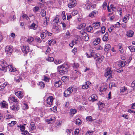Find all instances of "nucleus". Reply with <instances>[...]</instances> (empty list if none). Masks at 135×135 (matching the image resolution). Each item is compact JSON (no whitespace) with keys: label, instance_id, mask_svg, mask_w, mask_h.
I'll return each mask as SVG.
<instances>
[{"label":"nucleus","instance_id":"nucleus-1","mask_svg":"<svg viewBox=\"0 0 135 135\" xmlns=\"http://www.w3.org/2000/svg\"><path fill=\"white\" fill-rule=\"evenodd\" d=\"M69 67L66 64H64L57 67V69L60 74L61 75L66 74L68 71Z\"/></svg>","mask_w":135,"mask_h":135},{"label":"nucleus","instance_id":"nucleus-2","mask_svg":"<svg viewBox=\"0 0 135 135\" xmlns=\"http://www.w3.org/2000/svg\"><path fill=\"white\" fill-rule=\"evenodd\" d=\"M8 65L3 62V61H1L0 62V70L6 71L8 67Z\"/></svg>","mask_w":135,"mask_h":135},{"label":"nucleus","instance_id":"nucleus-3","mask_svg":"<svg viewBox=\"0 0 135 135\" xmlns=\"http://www.w3.org/2000/svg\"><path fill=\"white\" fill-rule=\"evenodd\" d=\"M5 50L6 53L10 55L13 50V47L9 46H7L6 47Z\"/></svg>","mask_w":135,"mask_h":135},{"label":"nucleus","instance_id":"nucleus-4","mask_svg":"<svg viewBox=\"0 0 135 135\" xmlns=\"http://www.w3.org/2000/svg\"><path fill=\"white\" fill-rule=\"evenodd\" d=\"M54 98L52 96H49L46 99V102L47 104L50 105H52L53 104V100Z\"/></svg>","mask_w":135,"mask_h":135},{"label":"nucleus","instance_id":"nucleus-5","mask_svg":"<svg viewBox=\"0 0 135 135\" xmlns=\"http://www.w3.org/2000/svg\"><path fill=\"white\" fill-rule=\"evenodd\" d=\"M70 2L68 4V7L70 8H72L75 7L76 5V2L75 0H69Z\"/></svg>","mask_w":135,"mask_h":135},{"label":"nucleus","instance_id":"nucleus-6","mask_svg":"<svg viewBox=\"0 0 135 135\" xmlns=\"http://www.w3.org/2000/svg\"><path fill=\"white\" fill-rule=\"evenodd\" d=\"M37 23L38 22L37 21H35L32 23L28 26V28L30 29L36 30L37 29L38 27Z\"/></svg>","mask_w":135,"mask_h":135},{"label":"nucleus","instance_id":"nucleus-7","mask_svg":"<svg viewBox=\"0 0 135 135\" xmlns=\"http://www.w3.org/2000/svg\"><path fill=\"white\" fill-rule=\"evenodd\" d=\"M112 71L110 69H107L105 71V77L109 78L112 76Z\"/></svg>","mask_w":135,"mask_h":135},{"label":"nucleus","instance_id":"nucleus-8","mask_svg":"<svg viewBox=\"0 0 135 135\" xmlns=\"http://www.w3.org/2000/svg\"><path fill=\"white\" fill-rule=\"evenodd\" d=\"M22 51L25 54H27L29 52V48L28 46H23L22 47Z\"/></svg>","mask_w":135,"mask_h":135},{"label":"nucleus","instance_id":"nucleus-9","mask_svg":"<svg viewBox=\"0 0 135 135\" xmlns=\"http://www.w3.org/2000/svg\"><path fill=\"white\" fill-rule=\"evenodd\" d=\"M8 100L9 103H12L15 102L16 104L18 103L19 101L17 99H16L14 97H10L8 99Z\"/></svg>","mask_w":135,"mask_h":135},{"label":"nucleus","instance_id":"nucleus-10","mask_svg":"<svg viewBox=\"0 0 135 135\" xmlns=\"http://www.w3.org/2000/svg\"><path fill=\"white\" fill-rule=\"evenodd\" d=\"M60 28V27L57 24L53 25V29L57 32L59 31Z\"/></svg>","mask_w":135,"mask_h":135},{"label":"nucleus","instance_id":"nucleus-11","mask_svg":"<svg viewBox=\"0 0 135 135\" xmlns=\"http://www.w3.org/2000/svg\"><path fill=\"white\" fill-rule=\"evenodd\" d=\"M98 14V12L97 11H94L90 13L89 15V17L93 18L94 17Z\"/></svg>","mask_w":135,"mask_h":135},{"label":"nucleus","instance_id":"nucleus-12","mask_svg":"<svg viewBox=\"0 0 135 135\" xmlns=\"http://www.w3.org/2000/svg\"><path fill=\"white\" fill-rule=\"evenodd\" d=\"M0 104L2 107L7 108L8 107V104L5 101H3L0 103Z\"/></svg>","mask_w":135,"mask_h":135},{"label":"nucleus","instance_id":"nucleus-13","mask_svg":"<svg viewBox=\"0 0 135 135\" xmlns=\"http://www.w3.org/2000/svg\"><path fill=\"white\" fill-rule=\"evenodd\" d=\"M126 63L125 61H120L118 63V65L119 67H123L125 66Z\"/></svg>","mask_w":135,"mask_h":135},{"label":"nucleus","instance_id":"nucleus-14","mask_svg":"<svg viewBox=\"0 0 135 135\" xmlns=\"http://www.w3.org/2000/svg\"><path fill=\"white\" fill-rule=\"evenodd\" d=\"M15 94V95L19 98H22L24 95L23 93L21 91H18L17 92H16Z\"/></svg>","mask_w":135,"mask_h":135},{"label":"nucleus","instance_id":"nucleus-15","mask_svg":"<svg viewBox=\"0 0 135 135\" xmlns=\"http://www.w3.org/2000/svg\"><path fill=\"white\" fill-rule=\"evenodd\" d=\"M61 84V81L60 80L56 81L54 83V86L56 88L60 87Z\"/></svg>","mask_w":135,"mask_h":135},{"label":"nucleus","instance_id":"nucleus-16","mask_svg":"<svg viewBox=\"0 0 135 135\" xmlns=\"http://www.w3.org/2000/svg\"><path fill=\"white\" fill-rule=\"evenodd\" d=\"M10 109L13 111L18 110L19 109V107L17 105H12L10 107Z\"/></svg>","mask_w":135,"mask_h":135},{"label":"nucleus","instance_id":"nucleus-17","mask_svg":"<svg viewBox=\"0 0 135 135\" xmlns=\"http://www.w3.org/2000/svg\"><path fill=\"white\" fill-rule=\"evenodd\" d=\"M89 100L94 102L97 100V97L95 94H93L89 98Z\"/></svg>","mask_w":135,"mask_h":135},{"label":"nucleus","instance_id":"nucleus-18","mask_svg":"<svg viewBox=\"0 0 135 135\" xmlns=\"http://www.w3.org/2000/svg\"><path fill=\"white\" fill-rule=\"evenodd\" d=\"M130 17V15L129 14H128L126 15L123 19V22L124 23H126L129 19Z\"/></svg>","mask_w":135,"mask_h":135},{"label":"nucleus","instance_id":"nucleus-19","mask_svg":"<svg viewBox=\"0 0 135 135\" xmlns=\"http://www.w3.org/2000/svg\"><path fill=\"white\" fill-rule=\"evenodd\" d=\"M120 93L122 94L126 91L127 89V88L124 86L120 87L119 88Z\"/></svg>","mask_w":135,"mask_h":135},{"label":"nucleus","instance_id":"nucleus-20","mask_svg":"<svg viewBox=\"0 0 135 135\" xmlns=\"http://www.w3.org/2000/svg\"><path fill=\"white\" fill-rule=\"evenodd\" d=\"M8 68L9 71L11 72H14L16 71V69L13 67L12 65H9L8 66Z\"/></svg>","mask_w":135,"mask_h":135},{"label":"nucleus","instance_id":"nucleus-21","mask_svg":"<svg viewBox=\"0 0 135 135\" xmlns=\"http://www.w3.org/2000/svg\"><path fill=\"white\" fill-rule=\"evenodd\" d=\"M8 83L5 82L4 83L0 85V91L3 90L4 89V88L8 85Z\"/></svg>","mask_w":135,"mask_h":135},{"label":"nucleus","instance_id":"nucleus-22","mask_svg":"<svg viewBox=\"0 0 135 135\" xmlns=\"http://www.w3.org/2000/svg\"><path fill=\"white\" fill-rule=\"evenodd\" d=\"M89 52H90V54H88L87 53H86V55L88 58H89L94 56L95 54L94 52H93L92 50H90Z\"/></svg>","mask_w":135,"mask_h":135},{"label":"nucleus","instance_id":"nucleus-23","mask_svg":"<svg viewBox=\"0 0 135 135\" xmlns=\"http://www.w3.org/2000/svg\"><path fill=\"white\" fill-rule=\"evenodd\" d=\"M100 23L99 22H96L93 24V25L94 27L96 29H98L100 27Z\"/></svg>","mask_w":135,"mask_h":135},{"label":"nucleus","instance_id":"nucleus-24","mask_svg":"<svg viewBox=\"0 0 135 135\" xmlns=\"http://www.w3.org/2000/svg\"><path fill=\"white\" fill-rule=\"evenodd\" d=\"M134 34L132 30H129L127 31V36L129 37H131L133 36Z\"/></svg>","mask_w":135,"mask_h":135},{"label":"nucleus","instance_id":"nucleus-25","mask_svg":"<svg viewBox=\"0 0 135 135\" xmlns=\"http://www.w3.org/2000/svg\"><path fill=\"white\" fill-rule=\"evenodd\" d=\"M118 46L119 48V50L120 52L122 54L123 52V50L122 47V44H119L118 45Z\"/></svg>","mask_w":135,"mask_h":135},{"label":"nucleus","instance_id":"nucleus-26","mask_svg":"<svg viewBox=\"0 0 135 135\" xmlns=\"http://www.w3.org/2000/svg\"><path fill=\"white\" fill-rule=\"evenodd\" d=\"M100 41V39L99 38H97L95 39L93 42V44L95 45L98 44Z\"/></svg>","mask_w":135,"mask_h":135},{"label":"nucleus","instance_id":"nucleus-27","mask_svg":"<svg viewBox=\"0 0 135 135\" xmlns=\"http://www.w3.org/2000/svg\"><path fill=\"white\" fill-rule=\"evenodd\" d=\"M107 9L108 10V11L109 12H111V10L112 9L113 11H115L116 9V8L115 7H114L113 6L112 4L110 5V9L109 8V6H107Z\"/></svg>","mask_w":135,"mask_h":135},{"label":"nucleus","instance_id":"nucleus-28","mask_svg":"<svg viewBox=\"0 0 135 135\" xmlns=\"http://www.w3.org/2000/svg\"><path fill=\"white\" fill-rule=\"evenodd\" d=\"M22 80V77L21 76L16 77L15 78V81L16 82L19 83Z\"/></svg>","mask_w":135,"mask_h":135},{"label":"nucleus","instance_id":"nucleus-29","mask_svg":"<svg viewBox=\"0 0 135 135\" xmlns=\"http://www.w3.org/2000/svg\"><path fill=\"white\" fill-rule=\"evenodd\" d=\"M108 33L107 32H106L103 38V40L104 41H107L108 40Z\"/></svg>","mask_w":135,"mask_h":135},{"label":"nucleus","instance_id":"nucleus-30","mask_svg":"<svg viewBox=\"0 0 135 135\" xmlns=\"http://www.w3.org/2000/svg\"><path fill=\"white\" fill-rule=\"evenodd\" d=\"M34 41V38L32 37H30L27 40V42L31 45L33 44L32 43Z\"/></svg>","mask_w":135,"mask_h":135},{"label":"nucleus","instance_id":"nucleus-31","mask_svg":"<svg viewBox=\"0 0 135 135\" xmlns=\"http://www.w3.org/2000/svg\"><path fill=\"white\" fill-rule=\"evenodd\" d=\"M111 48V46L109 44H107L105 46L104 51L106 52H108Z\"/></svg>","mask_w":135,"mask_h":135},{"label":"nucleus","instance_id":"nucleus-32","mask_svg":"<svg viewBox=\"0 0 135 135\" xmlns=\"http://www.w3.org/2000/svg\"><path fill=\"white\" fill-rule=\"evenodd\" d=\"M30 127L31 128V131H33L35 128V124L33 122H32L31 123Z\"/></svg>","mask_w":135,"mask_h":135},{"label":"nucleus","instance_id":"nucleus-33","mask_svg":"<svg viewBox=\"0 0 135 135\" xmlns=\"http://www.w3.org/2000/svg\"><path fill=\"white\" fill-rule=\"evenodd\" d=\"M44 21L43 22V24L45 25H47L48 24V23L49 21V20H48V18L45 17V18L44 19Z\"/></svg>","mask_w":135,"mask_h":135},{"label":"nucleus","instance_id":"nucleus-34","mask_svg":"<svg viewBox=\"0 0 135 135\" xmlns=\"http://www.w3.org/2000/svg\"><path fill=\"white\" fill-rule=\"evenodd\" d=\"M93 29V27L90 25L87 26L86 28L87 31L88 32H91Z\"/></svg>","mask_w":135,"mask_h":135},{"label":"nucleus","instance_id":"nucleus-35","mask_svg":"<svg viewBox=\"0 0 135 135\" xmlns=\"http://www.w3.org/2000/svg\"><path fill=\"white\" fill-rule=\"evenodd\" d=\"M77 112V110L76 109H71L70 110V113L71 115L72 114L74 115Z\"/></svg>","mask_w":135,"mask_h":135},{"label":"nucleus","instance_id":"nucleus-36","mask_svg":"<svg viewBox=\"0 0 135 135\" xmlns=\"http://www.w3.org/2000/svg\"><path fill=\"white\" fill-rule=\"evenodd\" d=\"M55 120V118L54 116L52 117L49 119H48V122L49 123H50V122H53Z\"/></svg>","mask_w":135,"mask_h":135},{"label":"nucleus","instance_id":"nucleus-37","mask_svg":"<svg viewBox=\"0 0 135 135\" xmlns=\"http://www.w3.org/2000/svg\"><path fill=\"white\" fill-rule=\"evenodd\" d=\"M71 94L68 90H65L64 92V95L65 97L69 96Z\"/></svg>","mask_w":135,"mask_h":135},{"label":"nucleus","instance_id":"nucleus-38","mask_svg":"<svg viewBox=\"0 0 135 135\" xmlns=\"http://www.w3.org/2000/svg\"><path fill=\"white\" fill-rule=\"evenodd\" d=\"M75 123L77 125L79 126L81 124V121L79 118H78L76 120Z\"/></svg>","mask_w":135,"mask_h":135},{"label":"nucleus","instance_id":"nucleus-39","mask_svg":"<svg viewBox=\"0 0 135 135\" xmlns=\"http://www.w3.org/2000/svg\"><path fill=\"white\" fill-rule=\"evenodd\" d=\"M53 22L54 24H57V23L59 22L58 18L56 16V18L53 20Z\"/></svg>","mask_w":135,"mask_h":135},{"label":"nucleus","instance_id":"nucleus-40","mask_svg":"<svg viewBox=\"0 0 135 135\" xmlns=\"http://www.w3.org/2000/svg\"><path fill=\"white\" fill-rule=\"evenodd\" d=\"M70 33L69 31H67L65 35H64V37L66 38H68L70 37Z\"/></svg>","mask_w":135,"mask_h":135},{"label":"nucleus","instance_id":"nucleus-41","mask_svg":"<svg viewBox=\"0 0 135 135\" xmlns=\"http://www.w3.org/2000/svg\"><path fill=\"white\" fill-rule=\"evenodd\" d=\"M41 15L43 17L46 16V11L44 9L42 10L41 11Z\"/></svg>","mask_w":135,"mask_h":135},{"label":"nucleus","instance_id":"nucleus-42","mask_svg":"<svg viewBox=\"0 0 135 135\" xmlns=\"http://www.w3.org/2000/svg\"><path fill=\"white\" fill-rule=\"evenodd\" d=\"M46 36V33L44 32L42 33L40 35V36L42 39H43L45 38Z\"/></svg>","mask_w":135,"mask_h":135},{"label":"nucleus","instance_id":"nucleus-43","mask_svg":"<svg viewBox=\"0 0 135 135\" xmlns=\"http://www.w3.org/2000/svg\"><path fill=\"white\" fill-rule=\"evenodd\" d=\"M129 48L131 51L132 52L135 51V48L134 47V46H129Z\"/></svg>","mask_w":135,"mask_h":135},{"label":"nucleus","instance_id":"nucleus-44","mask_svg":"<svg viewBox=\"0 0 135 135\" xmlns=\"http://www.w3.org/2000/svg\"><path fill=\"white\" fill-rule=\"evenodd\" d=\"M23 109L25 110L27 109L28 108V105L25 103H24L23 104Z\"/></svg>","mask_w":135,"mask_h":135},{"label":"nucleus","instance_id":"nucleus-45","mask_svg":"<svg viewBox=\"0 0 135 135\" xmlns=\"http://www.w3.org/2000/svg\"><path fill=\"white\" fill-rule=\"evenodd\" d=\"M16 123V121H12L11 122V123L8 124V125L10 126H14Z\"/></svg>","mask_w":135,"mask_h":135},{"label":"nucleus","instance_id":"nucleus-46","mask_svg":"<svg viewBox=\"0 0 135 135\" xmlns=\"http://www.w3.org/2000/svg\"><path fill=\"white\" fill-rule=\"evenodd\" d=\"M72 42L75 45L76 44L79 42L78 38H75L73 41Z\"/></svg>","mask_w":135,"mask_h":135},{"label":"nucleus","instance_id":"nucleus-47","mask_svg":"<svg viewBox=\"0 0 135 135\" xmlns=\"http://www.w3.org/2000/svg\"><path fill=\"white\" fill-rule=\"evenodd\" d=\"M46 60L49 61L51 62L54 61V59L52 57H49L48 58L46 59Z\"/></svg>","mask_w":135,"mask_h":135},{"label":"nucleus","instance_id":"nucleus-48","mask_svg":"<svg viewBox=\"0 0 135 135\" xmlns=\"http://www.w3.org/2000/svg\"><path fill=\"white\" fill-rule=\"evenodd\" d=\"M22 17L23 18L25 19L26 20H28L29 19L28 16L25 14H23Z\"/></svg>","mask_w":135,"mask_h":135},{"label":"nucleus","instance_id":"nucleus-49","mask_svg":"<svg viewBox=\"0 0 135 135\" xmlns=\"http://www.w3.org/2000/svg\"><path fill=\"white\" fill-rule=\"evenodd\" d=\"M80 33L81 35V36L82 37H85V36L86 35V33H85V32H84L83 31H80Z\"/></svg>","mask_w":135,"mask_h":135},{"label":"nucleus","instance_id":"nucleus-50","mask_svg":"<svg viewBox=\"0 0 135 135\" xmlns=\"http://www.w3.org/2000/svg\"><path fill=\"white\" fill-rule=\"evenodd\" d=\"M115 86V84L111 82L109 84V88L110 89H112V88L113 87Z\"/></svg>","mask_w":135,"mask_h":135},{"label":"nucleus","instance_id":"nucleus-51","mask_svg":"<svg viewBox=\"0 0 135 135\" xmlns=\"http://www.w3.org/2000/svg\"><path fill=\"white\" fill-rule=\"evenodd\" d=\"M86 119L88 121H92V117L91 116H88L86 117Z\"/></svg>","mask_w":135,"mask_h":135},{"label":"nucleus","instance_id":"nucleus-52","mask_svg":"<svg viewBox=\"0 0 135 135\" xmlns=\"http://www.w3.org/2000/svg\"><path fill=\"white\" fill-rule=\"evenodd\" d=\"M107 3L105 2H104L102 5L103 9H105L107 7Z\"/></svg>","mask_w":135,"mask_h":135},{"label":"nucleus","instance_id":"nucleus-53","mask_svg":"<svg viewBox=\"0 0 135 135\" xmlns=\"http://www.w3.org/2000/svg\"><path fill=\"white\" fill-rule=\"evenodd\" d=\"M120 25V24L118 22L116 23V24L113 26V27H119Z\"/></svg>","mask_w":135,"mask_h":135},{"label":"nucleus","instance_id":"nucleus-54","mask_svg":"<svg viewBox=\"0 0 135 135\" xmlns=\"http://www.w3.org/2000/svg\"><path fill=\"white\" fill-rule=\"evenodd\" d=\"M39 85L41 88H43L45 86V84L42 82H40L39 83Z\"/></svg>","mask_w":135,"mask_h":135},{"label":"nucleus","instance_id":"nucleus-55","mask_svg":"<svg viewBox=\"0 0 135 135\" xmlns=\"http://www.w3.org/2000/svg\"><path fill=\"white\" fill-rule=\"evenodd\" d=\"M98 105L99 108H100V107L101 105H102V107H104V104L100 102H98Z\"/></svg>","mask_w":135,"mask_h":135},{"label":"nucleus","instance_id":"nucleus-56","mask_svg":"<svg viewBox=\"0 0 135 135\" xmlns=\"http://www.w3.org/2000/svg\"><path fill=\"white\" fill-rule=\"evenodd\" d=\"M78 13V11L75 10H74L72 12V14L73 15H77Z\"/></svg>","mask_w":135,"mask_h":135},{"label":"nucleus","instance_id":"nucleus-57","mask_svg":"<svg viewBox=\"0 0 135 135\" xmlns=\"http://www.w3.org/2000/svg\"><path fill=\"white\" fill-rule=\"evenodd\" d=\"M35 40L36 41H37L39 42H41V40L40 38L37 37H35Z\"/></svg>","mask_w":135,"mask_h":135},{"label":"nucleus","instance_id":"nucleus-58","mask_svg":"<svg viewBox=\"0 0 135 135\" xmlns=\"http://www.w3.org/2000/svg\"><path fill=\"white\" fill-rule=\"evenodd\" d=\"M117 10L118 11H119V15L120 16H121L122 12V9L120 8H118Z\"/></svg>","mask_w":135,"mask_h":135},{"label":"nucleus","instance_id":"nucleus-59","mask_svg":"<svg viewBox=\"0 0 135 135\" xmlns=\"http://www.w3.org/2000/svg\"><path fill=\"white\" fill-rule=\"evenodd\" d=\"M39 8L38 7H35L33 8V10L34 12H36L38 10Z\"/></svg>","mask_w":135,"mask_h":135},{"label":"nucleus","instance_id":"nucleus-60","mask_svg":"<svg viewBox=\"0 0 135 135\" xmlns=\"http://www.w3.org/2000/svg\"><path fill=\"white\" fill-rule=\"evenodd\" d=\"M121 26L123 28L126 29L127 27V25L126 23H123L121 24Z\"/></svg>","mask_w":135,"mask_h":135},{"label":"nucleus","instance_id":"nucleus-61","mask_svg":"<svg viewBox=\"0 0 135 135\" xmlns=\"http://www.w3.org/2000/svg\"><path fill=\"white\" fill-rule=\"evenodd\" d=\"M72 131V130L71 129H67L66 130V132L67 133V134L68 135H70V133H71V132Z\"/></svg>","mask_w":135,"mask_h":135},{"label":"nucleus","instance_id":"nucleus-62","mask_svg":"<svg viewBox=\"0 0 135 135\" xmlns=\"http://www.w3.org/2000/svg\"><path fill=\"white\" fill-rule=\"evenodd\" d=\"M25 129V127L23 125H22V126L21 127L20 129L22 132H23L24 131Z\"/></svg>","mask_w":135,"mask_h":135},{"label":"nucleus","instance_id":"nucleus-63","mask_svg":"<svg viewBox=\"0 0 135 135\" xmlns=\"http://www.w3.org/2000/svg\"><path fill=\"white\" fill-rule=\"evenodd\" d=\"M23 135H28L29 133L28 132L26 131H25L24 132L22 133Z\"/></svg>","mask_w":135,"mask_h":135},{"label":"nucleus","instance_id":"nucleus-64","mask_svg":"<svg viewBox=\"0 0 135 135\" xmlns=\"http://www.w3.org/2000/svg\"><path fill=\"white\" fill-rule=\"evenodd\" d=\"M72 87H69L68 88L67 90L70 93H71L73 91V89L72 88Z\"/></svg>","mask_w":135,"mask_h":135}]
</instances>
